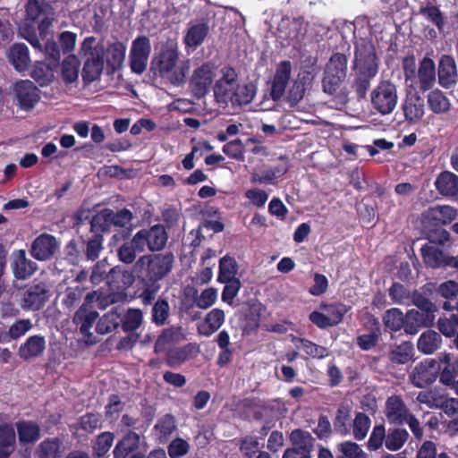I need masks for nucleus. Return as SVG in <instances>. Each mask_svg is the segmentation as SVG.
Instances as JSON below:
<instances>
[{
  "label": "nucleus",
  "mask_w": 458,
  "mask_h": 458,
  "mask_svg": "<svg viewBox=\"0 0 458 458\" xmlns=\"http://www.w3.org/2000/svg\"><path fill=\"white\" fill-rule=\"evenodd\" d=\"M48 291L45 284L38 283L30 285L23 293L21 305L24 310H38L48 298Z\"/></svg>",
  "instance_id": "obj_19"
},
{
  "label": "nucleus",
  "mask_w": 458,
  "mask_h": 458,
  "mask_svg": "<svg viewBox=\"0 0 458 458\" xmlns=\"http://www.w3.org/2000/svg\"><path fill=\"white\" fill-rule=\"evenodd\" d=\"M437 358L442 364H445L440 372V381L445 385L454 384L458 377V360L452 363V355L445 352L440 353Z\"/></svg>",
  "instance_id": "obj_38"
},
{
  "label": "nucleus",
  "mask_w": 458,
  "mask_h": 458,
  "mask_svg": "<svg viewBox=\"0 0 458 458\" xmlns=\"http://www.w3.org/2000/svg\"><path fill=\"white\" fill-rule=\"evenodd\" d=\"M402 110L408 123H417L425 114L424 99L415 90H408L402 105Z\"/></svg>",
  "instance_id": "obj_18"
},
{
  "label": "nucleus",
  "mask_w": 458,
  "mask_h": 458,
  "mask_svg": "<svg viewBox=\"0 0 458 458\" xmlns=\"http://www.w3.org/2000/svg\"><path fill=\"white\" fill-rule=\"evenodd\" d=\"M105 47L104 62L106 61L107 65L113 71L120 69L125 58V45L123 42L114 39L105 43Z\"/></svg>",
  "instance_id": "obj_28"
},
{
  "label": "nucleus",
  "mask_w": 458,
  "mask_h": 458,
  "mask_svg": "<svg viewBox=\"0 0 458 458\" xmlns=\"http://www.w3.org/2000/svg\"><path fill=\"white\" fill-rule=\"evenodd\" d=\"M208 30L209 27L206 22L191 25L184 37L185 44L190 47L196 48L203 43Z\"/></svg>",
  "instance_id": "obj_39"
},
{
  "label": "nucleus",
  "mask_w": 458,
  "mask_h": 458,
  "mask_svg": "<svg viewBox=\"0 0 458 458\" xmlns=\"http://www.w3.org/2000/svg\"><path fill=\"white\" fill-rule=\"evenodd\" d=\"M174 256L170 253L145 255L136 262V269L150 281H158L173 267Z\"/></svg>",
  "instance_id": "obj_6"
},
{
  "label": "nucleus",
  "mask_w": 458,
  "mask_h": 458,
  "mask_svg": "<svg viewBox=\"0 0 458 458\" xmlns=\"http://www.w3.org/2000/svg\"><path fill=\"white\" fill-rule=\"evenodd\" d=\"M437 190L441 195L455 197L458 195V175L452 172H442L435 182Z\"/></svg>",
  "instance_id": "obj_33"
},
{
  "label": "nucleus",
  "mask_w": 458,
  "mask_h": 458,
  "mask_svg": "<svg viewBox=\"0 0 458 458\" xmlns=\"http://www.w3.org/2000/svg\"><path fill=\"white\" fill-rule=\"evenodd\" d=\"M151 53V42L146 36H138L131 46L129 52V64L132 72L142 74L148 66Z\"/></svg>",
  "instance_id": "obj_10"
},
{
  "label": "nucleus",
  "mask_w": 458,
  "mask_h": 458,
  "mask_svg": "<svg viewBox=\"0 0 458 458\" xmlns=\"http://www.w3.org/2000/svg\"><path fill=\"white\" fill-rule=\"evenodd\" d=\"M437 79L439 85L449 89L458 82V70L454 58L449 55L440 57L437 68Z\"/></svg>",
  "instance_id": "obj_17"
},
{
  "label": "nucleus",
  "mask_w": 458,
  "mask_h": 458,
  "mask_svg": "<svg viewBox=\"0 0 458 458\" xmlns=\"http://www.w3.org/2000/svg\"><path fill=\"white\" fill-rule=\"evenodd\" d=\"M456 216V209L451 206H435L423 214L425 220L433 221L436 225L450 224Z\"/></svg>",
  "instance_id": "obj_32"
},
{
  "label": "nucleus",
  "mask_w": 458,
  "mask_h": 458,
  "mask_svg": "<svg viewBox=\"0 0 458 458\" xmlns=\"http://www.w3.org/2000/svg\"><path fill=\"white\" fill-rule=\"evenodd\" d=\"M167 242V234L165 227L160 225H154L149 229L140 230L136 233L135 243L139 247L141 244L143 250L148 248L150 251L162 250Z\"/></svg>",
  "instance_id": "obj_13"
},
{
  "label": "nucleus",
  "mask_w": 458,
  "mask_h": 458,
  "mask_svg": "<svg viewBox=\"0 0 458 458\" xmlns=\"http://www.w3.org/2000/svg\"><path fill=\"white\" fill-rule=\"evenodd\" d=\"M54 19L53 8L46 0H28L25 19L28 27L34 28L37 22L40 36L45 37Z\"/></svg>",
  "instance_id": "obj_7"
},
{
  "label": "nucleus",
  "mask_w": 458,
  "mask_h": 458,
  "mask_svg": "<svg viewBox=\"0 0 458 458\" xmlns=\"http://www.w3.org/2000/svg\"><path fill=\"white\" fill-rule=\"evenodd\" d=\"M441 336L435 331H426L419 338L417 347L425 354H431L440 348Z\"/></svg>",
  "instance_id": "obj_41"
},
{
  "label": "nucleus",
  "mask_w": 458,
  "mask_h": 458,
  "mask_svg": "<svg viewBox=\"0 0 458 458\" xmlns=\"http://www.w3.org/2000/svg\"><path fill=\"white\" fill-rule=\"evenodd\" d=\"M11 267L14 277L19 280L30 277L38 269L37 264L26 257V252L23 250L13 253Z\"/></svg>",
  "instance_id": "obj_21"
},
{
  "label": "nucleus",
  "mask_w": 458,
  "mask_h": 458,
  "mask_svg": "<svg viewBox=\"0 0 458 458\" xmlns=\"http://www.w3.org/2000/svg\"><path fill=\"white\" fill-rule=\"evenodd\" d=\"M437 293L444 299H454L458 296V282L454 280L443 282L437 286Z\"/></svg>",
  "instance_id": "obj_64"
},
{
  "label": "nucleus",
  "mask_w": 458,
  "mask_h": 458,
  "mask_svg": "<svg viewBox=\"0 0 458 458\" xmlns=\"http://www.w3.org/2000/svg\"><path fill=\"white\" fill-rule=\"evenodd\" d=\"M409 436L404 428H390L386 433L385 445L390 451H398L407 442Z\"/></svg>",
  "instance_id": "obj_43"
},
{
  "label": "nucleus",
  "mask_w": 458,
  "mask_h": 458,
  "mask_svg": "<svg viewBox=\"0 0 458 458\" xmlns=\"http://www.w3.org/2000/svg\"><path fill=\"white\" fill-rule=\"evenodd\" d=\"M7 58L14 69L19 72L27 71L30 64L29 48L22 43L13 45L9 48Z\"/></svg>",
  "instance_id": "obj_30"
},
{
  "label": "nucleus",
  "mask_w": 458,
  "mask_h": 458,
  "mask_svg": "<svg viewBox=\"0 0 458 458\" xmlns=\"http://www.w3.org/2000/svg\"><path fill=\"white\" fill-rule=\"evenodd\" d=\"M105 50V42L94 37H87L82 41L80 54L85 61L81 75L86 82L95 81L100 77L104 69Z\"/></svg>",
  "instance_id": "obj_4"
},
{
  "label": "nucleus",
  "mask_w": 458,
  "mask_h": 458,
  "mask_svg": "<svg viewBox=\"0 0 458 458\" xmlns=\"http://www.w3.org/2000/svg\"><path fill=\"white\" fill-rule=\"evenodd\" d=\"M334 428L341 436H347L351 431V414L348 409L339 408L334 421Z\"/></svg>",
  "instance_id": "obj_52"
},
{
  "label": "nucleus",
  "mask_w": 458,
  "mask_h": 458,
  "mask_svg": "<svg viewBox=\"0 0 458 458\" xmlns=\"http://www.w3.org/2000/svg\"><path fill=\"white\" fill-rule=\"evenodd\" d=\"M386 438L385 427L383 425L375 426L368 441V447L371 450H377L385 444Z\"/></svg>",
  "instance_id": "obj_62"
},
{
  "label": "nucleus",
  "mask_w": 458,
  "mask_h": 458,
  "mask_svg": "<svg viewBox=\"0 0 458 458\" xmlns=\"http://www.w3.org/2000/svg\"><path fill=\"white\" fill-rule=\"evenodd\" d=\"M383 320L386 327L392 331H398L402 327L405 329V317L399 309L394 308L387 310Z\"/></svg>",
  "instance_id": "obj_55"
},
{
  "label": "nucleus",
  "mask_w": 458,
  "mask_h": 458,
  "mask_svg": "<svg viewBox=\"0 0 458 458\" xmlns=\"http://www.w3.org/2000/svg\"><path fill=\"white\" fill-rule=\"evenodd\" d=\"M36 454L38 458H57L61 454V442L58 438H47L42 441Z\"/></svg>",
  "instance_id": "obj_46"
},
{
  "label": "nucleus",
  "mask_w": 458,
  "mask_h": 458,
  "mask_svg": "<svg viewBox=\"0 0 458 458\" xmlns=\"http://www.w3.org/2000/svg\"><path fill=\"white\" fill-rule=\"evenodd\" d=\"M347 71V59L344 55L335 54L329 59L323 79L324 91L333 94L344 80Z\"/></svg>",
  "instance_id": "obj_9"
},
{
  "label": "nucleus",
  "mask_w": 458,
  "mask_h": 458,
  "mask_svg": "<svg viewBox=\"0 0 458 458\" xmlns=\"http://www.w3.org/2000/svg\"><path fill=\"white\" fill-rule=\"evenodd\" d=\"M15 432L12 424L6 423L0 414V458H7L14 450Z\"/></svg>",
  "instance_id": "obj_31"
},
{
  "label": "nucleus",
  "mask_w": 458,
  "mask_h": 458,
  "mask_svg": "<svg viewBox=\"0 0 458 458\" xmlns=\"http://www.w3.org/2000/svg\"><path fill=\"white\" fill-rule=\"evenodd\" d=\"M444 395L436 390L420 392L417 396L420 403L426 404L428 408H440L443 405Z\"/></svg>",
  "instance_id": "obj_58"
},
{
  "label": "nucleus",
  "mask_w": 458,
  "mask_h": 458,
  "mask_svg": "<svg viewBox=\"0 0 458 458\" xmlns=\"http://www.w3.org/2000/svg\"><path fill=\"white\" fill-rule=\"evenodd\" d=\"M389 295L394 302L399 304H409L411 298L407 289L398 283L394 284L390 287Z\"/></svg>",
  "instance_id": "obj_63"
},
{
  "label": "nucleus",
  "mask_w": 458,
  "mask_h": 458,
  "mask_svg": "<svg viewBox=\"0 0 458 458\" xmlns=\"http://www.w3.org/2000/svg\"><path fill=\"white\" fill-rule=\"evenodd\" d=\"M346 312L345 305L341 303L321 304L319 310L310 314V320L319 328L331 327L341 323Z\"/></svg>",
  "instance_id": "obj_11"
},
{
  "label": "nucleus",
  "mask_w": 458,
  "mask_h": 458,
  "mask_svg": "<svg viewBox=\"0 0 458 458\" xmlns=\"http://www.w3.org/2000/svg\"><path fill=\"white\" fill-rule=\"evenodd\" d=\"M337 450L343 454L338 458H367V454L356 443L344 441L337 445Z\"/></svg>",
  "instance_id": "obj_56"
},
{
  "label": "nucleus",
  "mask_w": 458,
  "mask_h": 458,
  "mask_svg": "<svg viewBox=\"0 0 458 458\" xmlns=\"http://www.w3.org/2000/svg\"><path fill=\"white\" fill-rule=\"evenodd\" d=\"M417 83L421 91H427L433 88L436 83V64L429 57H424L418 68Z\"/></svg>",
  "instance_id": "obj_26"
},
{
  "label": "nucleus",
  "mask_w": 458,
  "mask_h": 458,
  "mask_svg": "<svg viewBox=\"0 0 458 458\" xmlns=\"http://www.w3.org/2000/svg\"><path fill=\"white\" fill-rule=\"evenodd\" d=\"M291 72L292 64L289 61H283L277 64L270 89V96L274 101L279 100L284 96Z\"/></svg>",
  "instance_id": "obj_20"
},
{
  "label": "nucleus",
  "mask_w": 458,
  "mask_h": 458,
  "mask_svg": "<svg viewBox=\"0 0 458 458\" xmlns=\"http://www.w3.org/2000/svg\"><path fill=\"white\" fill-rule=\"evenodd\" d=\"M428 108L437 114H445L450 110L451 102L445 94L438 89H435L427 95Z\"/></svg>",
  "instance_id": "obj_36"
},
{
  "label": "nucleus",
  "mask_w": 458,
  "mask_h": 458,
  "mask_svg": "<svg viewBox=\"0 0 458 458\" xmlns=\"http://www.w3.org/2000/svg\"><path fill=\"white\" fill-rule=\"evenodd\" d=\"M256 91L253 83L241 84L236 71L230 66L219 70L213 87L215 100L223 108H239L249 105Z\"/></svg>",
  "instance_id": "obj_1"
},
{
  "label": "nucleus",
  "mask_w": 458,
  "mask_h": 458,
  "mask_svg": "<svg viewBox=\"0 0 458 458\" xmlns=\"http://www.w3.org/2000/svg\"><path fill=\"white\" fill-rule=\"evenodd\" d=\"M435 319L431 312L424 313L417 310H411L405 315V332L415 335L422 327H430Z\"/></svg>",
  "instance_id": "obj_29"
},
{
  "label": "nucleus",
  "mask_w": 458,
  "mask_h": 458,
  "mask_svg": "<svg viewBox=\"0 0 458 458\" xmlns=\"http://www.w3.org/2000/svg\"><path fill=\"white\" fill-rule=\"evenodd\" d=\"M114 436L110 432H104L100 434L97 439V442L94 445V453L97 456L102 457L104 456L112 446L114 442Z\"/></svg>",
  "instance_id": "obj_61"
},
{
  "label": "nucleus",
  "mask_w": 458,
  "mask_h": 458,
  "mask_svg": "<svg viewBox=\"0 0 458 458\" xmlns=\"http://www.w3.org/2000/svg\"><path fill=\"white\" fill-rule=\"evenodd\" d=\"M119 323L120 318L116 312H107L99 318L95 330L100 335L108 334L114 330L118 327Z\"/></svg>",
  "instance_id": "obj_54"
},
{
  "label": "nucleus",
  "mask_w": 458,
  "mask_h": 458,
  "mask_svg": "<svg viewBox=\"0 0 458 458\" xmlns=\"http://www.w3.org/2000/svg\"><path fill=\"white\" fill-rule=\"evenodd\" d=\"M132 219V214L128 209H122L114 213L111 209H104L98 213L92 219V225L96 226L101 222L105 223V226L114 225L115 226L124 227L130 224Z\"/></svg>",
  "instance_id": "obj_22"
},
{
  "label": "nucleus",
  "mask_w": 458,
  "mask_h": 458,
  "mask_svg": "<svg viewBox=\"0 0 458 458\" xmlns=\"http://www.w3.org/2000/svg\"><path fill=\"white\" fill-rule=\"evenodd\" d=\"M13 94L21 109L29 110L38 102L39 90L30 80H21L13 85Z\"/></svg>",
  "instance_id": "obj_15"
},
{
  "label": "nucleus",
  "mask_w": 458,
  "mask_h": 458,
  "mask_svg": "<svg viewBox=\"0 0 458 458\" xmlns=\"http://www.w3.org/2000/svg\"><path fill=\"white\" fill-rule=\"evenodd\" d=\"M59 249L56 238L48 233L38 236L31 244L30 254L39 261L50 259Z\"/></svg>",
  "instance_id": "obj_16"
},
{
  "label": "nucleus",
  "mask_w": 458,
  "mask_h": 458,
  "mask_svg": "<svg viewBox=\"0 0 458 458\" xmlns=\"http://www.w3.org/2000/svg\"><path fill=\"white\" fill-rule=\"evenodd\" d=\"M290 440L293 445V448L311 453L314 438L308 431L294 429L290 435Z\"/></svg>",
  "instance_id": "obj_47"
},
{
  "label": "nucleus",
  "mask_w": 458,
  "mask_h": 458,
  "mask_svg": "<svg viewBox=\"0 0 458 458\" xmlns=\"http://www.w3.org/2000/svg\"><path fill=\"white\" fill-rule=\"evenodd\" d=\"M152 68L158 74L169 81L174 86H181L186 81L190 72V60L179 62V49L177 44L166 45L152 60Z\"/></svg>",
  "instance_id": "obj_2"
},
{
  "label": "nucleus",
  "mask_w": 458,
  "mask_h": 458,
  "mask_svg": "<svg viewBox=\"0 0 458 458\" xmlns=\"http://www.w3.org/2000/svg\"><path fill=\"white\" fill-rule=\"evenodd\" d=\"M357 77L353 87L359 98H364L370 87L371 80L377 73V63L373 45L369 42L358 44L355 51Z\"/></svg>",
  "instance_id": "obj_3"
},
{
  "label": "nucleus",
  "mask_w": 458,
  "mask_h": 458,
  "mask_svg": "<svg viewBox=\"0 0 458 458\" xmlns=\"http://www.w3.org/2000/svg\"><path fill=\"white\" fill-rule=\"evenodd\" d=\"M398 103L396 85L388 81H381L370 92L371 108L381 115L393 113Z\"/></svg>",
  "instance_id": "obj_5"
},
{
  "label": "nucleus",
  "mask_w": 458,
  "mask_h": 458,
  "mask_svg": "<svg viewBox=\"0 0 458 458\" xmlns=\"http://www.w3.org/2000/svg\"><path fill=\"white\" fill-rule=\"evenodd\" d=\"M33 325L30 319H18L10 326L7 332L0 334V342L8 343L10 340H18L30 331Z\"/></svg>",
  "instance_id": "obj_35"
},
{
  "label": "nucleus",
  "mask_w": 458,
  "mask_h": 458,
  "mask_svg": "<svg viewBox=\"0 0 458 458\" xmlns=\"http://www.w3.org/2000/svg\"><path fill=\"white\" fill-rule=\"evenodd\" d=\"M184 338V335L180 327H171L165 329L157 340L156 348L158 350L165 349L166 345L179 342Z\"/></svg>",
  "instance_id": "obj_50"
},
{
  "label": "nucleus",
  "mask_w": 458,
  "mask_h": 458,
  "mask_svg": "<svg viewBox=\"0 0 458 458\" xmlns=\"http://www.w3.org/2000/svg\"><path fill=\"white\" fill-rule=\"evenodd\" d=\"M386 417L389 423L403 425L411 414L403 400L397 395H392L386 402Z\"/></svg>",
  "instance_id": "obj_24"
},
{
  "label": "nucleus",
  "mask_w": 458,
  "mask_h": 458,
  "mask_svg": "<svg viewBox=\"0 0 458 458\" xmlns=\"http://www.w3.org/2000/svg\"><path fill=\"white\" fill-rule=\"evenodd\" d=\"M412 356V344L409 342H403L391 352L390 360L397 364H404L411 360Z\"/></svg>",
  "instance_id": "obj_53"
},
{
  "label": "nucleus",
  "mask_w": 458,
  "mask_h": 458,
  "mask_svg": "<svg viewBox=\"0 0 458 458\" xmlns=\"http://www.w3.org/2000/svg\"><path fill=\"white\" fill-rule=\"evenodd\" d=\"M424 262L430 267L437 268L445 267L447 255L437 248L427 244L421 248Z\"/></svg>",
  "instance_id": "obj_40"
},
{
  "label": "nucleus",
  "mask_w": 458,
  "mask_h": 458,
  "mask_svg": "<svg viewBox=\"0 0 458 458\" xmlns=\"http://www.w3.org/2000/svg\"><path fill=\"white\" fill-rule=\"evenodd\" d=\"M225 319V311L221 309H213L206 314L203 319L198 322L197 331L203 336H210L219 330Z\"/></svg>",
  "instance_id": "obj_23"
},
{
  "label": "nucleus",
  "mask_w": 458,
  "mask_h": 458,
  "mask_svg": "<svg viewBox=\"0 0 458 458\" xmlns=\"http://www.w3.org/2000/svg\"><path fill=\"white\" fill-rule=\"evenodd\" d=\"M31 77L40 85L47 86L55 79L54 70L47 64L42 62L36 63Z\"/></svg>",
  "instance_id": "obj_48"
},
{
  "label": "nucleus",
  "mask_w": 458,
  "mask_h": 458,
  "mask_svg": "<svg viewBox=\"0 0 458 458\" xmlns=\"http://www.w3.org/2000/svg\"><path fill=\"white\" fill-rule=\"evenodd\" d=\"M16 429L21 444L35 443L40 437V428L33 421H18L16 423Z\"/></svg>",
  "instance_id": "obj_34"
},
{
  "label": "nucleus",
  "mask_w": 458,
  "mask_h": 458,
  "mask_svg": "<svg viewBox=\"0 0 458 458\" xmlns=\"http://www.w3.org/2000/svg\"><path fill=\"white\" fill-rule=\"evenodd\" d=\"M81 61L75 55H70L61 64V75L66 84L77 81L80 72Z\"/></svg>",
  "instance_id": "obj_37"
},
{
  "label": "nucleus",
  "mask_w": 458,
  "mask_h": 458,
  "mask_svg": "<svg viewBox=\"0 0 458 458\" xmlns=\"http://www.w3.org/2000/svg\"><path fill=\"white\" fill-rule=\"evenodd\" d=\"M96 296V293H88L84 303L80 307L73 317V322L78 327L80 333L83 335V341L88 344H96L98 341L91 329L98 317V313L95 310H91L89 307V305L93 302Z\"/></svg>",
  "instance_id": "obj_8"
},
{
  "label": "nucleus",
  "mask_w": 458,
  "mask_h": 458,
  "mask_svg": "<svg viewBox=\"0 0 458 458\" xmlns=\"http://www.w3.org/2000/svg\"><path fill=\"white\" fill-rule=\"evenodd\" d=\"M439 363L435 359H426L418 363L411 375V383L420 388L433 383L441 369Z\"/></svg>",
  "instance_id": "obj_14"
},
{
  "label": "nucleus",
  "mask_w": 458,
  "mask_h": 458,
  "mask_svg": "<svg viewBox=\"0 0 458 458\" xmlns=\"http://www.w3.org/2000/svg\"><path fill=\"white\" fill-rule=\"evenodd\" d=\"M293 343L297 348L301 349L307 355L312 358L322 359L328 355V351L326 347L318 345L310 340L294 337Z\"/></svg>",
  "instance_id": "obj_44"
},
{
  "label": "nucleus",
  "mask_w": 458,
  "mask_h": 458,
  "mask_svg": "<svg viewBox=\"0 0 458 458\" xmlns=\"http://www.w3.org/2000/svg\"><path fill=\"white\" fill-rule=\"evenodd\" d=\"M311 76L310 72L299 74L298 79L294 81L293 87L288 93V101L291 106L297 105L303 98L306 86L310 82Z\"/></svg>",
  "instance_id": "obj_42"
},
{
  "label": "nucleus",
  "mask_w": 458,
  "mask_h": 458,
  "mask_svg": "<svg viewBox=\"0 0 458 458\" xmlns=\"http://www.w3.org/2000/svg\"><path fill=\"white\" fill-rule=\"evenodd\" d=\"M170 307L165 300H158L152 308V320L157 326L165 324L169 316Z\"/></svg>",
  "instance_id": "obj_59"
},
{
  "label": "nucleus",
  "mask_w": 458,
  "mask_h": 458,
  "mask_svg": "<svg viewBox=\"0 0 458 458\" xmlns=\"http://www.w3.org/2000/svg\"><path fill=\"white\" fill-rule=\"evenodd\" d=\"M216 299L217 290L214 287H208L195 297L194 302L198 308L207 310L216 302Z\"/></svg>",
  "instance_id": "obj_57"
},
{
  "label": "nucleus",
  "mask_w": 458,
  "mask_h": 458,
  "mask_svg": "<svg viewBox=\"0 0 458 458\" xmlns=\"http://www.w3.org/2000/svg\"><path fill=\"white\" fill-rule=\"evenodd\" d=\"M136 234L133 236L131 242H124L118 250V255L121 259L125 264H131L134 261L136 258V254L138 252H143V247L140 244L139 247L135 243Z\"/></svg>",
  "instance_id": "obj_49"
},
{
  "label": "nucleus",
  "mask_w": 458,
  "mask_h": 458,
  "mask_svg": "<svg viewBox=\"0 0 458 458\" xmlns=\"http://www.w3.org/2000/svg\"><path fill=\"white\" fill-rule=\"evenodd\" d=\"M140 445V436L130 432L119 441L114 449V458H144L143 454L134 453Z\"/></svg>",
  "instance_id": "obj_25"
},
{
  "label": "nucleus",
  "mask_w": 458,
  "mask_h": 458,
  "mask_svg": "<svg viewBox=\"0 0 458 458\" xmlns=\"http://www.w3.org/2000/svg\"><path fill=\"white\" fill-rule=\"evenodd\" d=\"M437 327L446 337L454 336L458 329V315L452 314L449 318H440Z\"/></svg>",
  "instance_id": "obj_60"
},
{
  "label": "nucleus",
  "mask_w": 458,
  "mask_h": 458,
  "mask_svg": "<svg viewBox=\"0 0 458 458\" xmlns=\"http://www.w3.org/2000/svg\"><path fill=\"white\" fill-rule=\"evenodd\" d=\"M370 428V419L363 412H358L352 423V434L356 440H362L366 437Z\"/></svg>",
  "instance_id": "obj_51"
},
{
  "label": "nucleus",
  "mask_w": 458,
  "mask_h": 458,
  "mask_svg": "<svg viewBox=\"0 0 458 458\" xmlns=\"http://www.w3.org/2000/svg\"><path fill=\"white\" fill-rule=\"evenodd\" d=\"M238 271L237 262L233 258L225 256L219 261V282H228L238 280L236 278Z\"/></svg>",
  "instance_id": "obj_45"
},
{
  "label": "nucleus",
  "mask_w": 458,
  "mask_h": 458,
  "mask_svg": "<svg viewBox=\"0 0 458 458\" xmlns=\"http://www.w3.org/2000/svg\"><path fill=\"white\" fill-rule=\"evenodd\" d=\"M46 349V339L40 335H31L18 349V355L24 360L41 356Z\"/></svg>",
  "instance_id": "obj_27"
},
{
  "label": "nucleus",
  "mask_w": 458,
  "mask_h": 458,
  "mask_svg": "<svg viewBox=\"0 0 458 458\" xmlns=\"http://www.w3.org/2000/svg\"><path fill=\"white\" fill-rule=\"evenodd\" d=\"M214 64L206 63L196 68L190 80V87L194 96L200 98L208 94L215 78H217Z\"/></svg>",
  "instance_id": "obj_12"
}]
</instances>
